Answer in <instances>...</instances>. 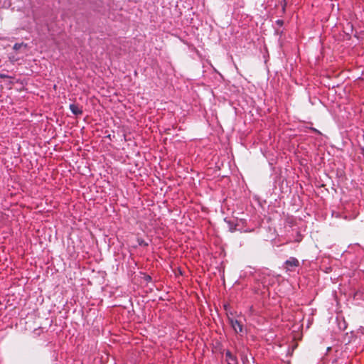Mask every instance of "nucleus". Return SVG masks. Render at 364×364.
<instances>
[{
    "mask_svg": "<svg viewBox=\"0 0 364 364\" xmlns=\"http://www.w3.org/2000/svg\"><path fill=\"white\" fill-rule=\"evenodd\" d=\"M278 347L279 350V352H277V353L278 354V356L281 358V359H282L284 355L288 356L291 353L290 347L286 341H283L282 343H279Z\"/></svg>",
    "mask_w": 364,
    "mask_h": 364,
    "instance_id": "obj_1",
    "label": "nucleus"
},
{
    "mask_svg": "<svg viewBox=\"0 0 364 364\" xmlns=\"http://www.w3.org/2000/svg\"><path fill=\"white\" fill-rule=\"evenodd\" d=\"M230 322L236 333H240L242 331V324L240 321L237 319L230 318Z\"/></svg>",
    "mask_w": 364,
    "mask_h": 364,
    "instance_id": "obj_2",
    "label": "nucleus"
},
{
    "mask_svg": "<svg viewBox=\"0 0 364 364\" xmlns=\"http://www.w3.org/2000/svg\"><path fill=\"white\" fill-rule=\"evenodd\" d=\"M225 361L227 364H237L236 356L233 355L230 350L225 352Z\"/></svg>",
    "mask_w": 364,
    "mask_h": 364,
    "instance_id": "obj_3",
    "label": "nucleus"
},
{
    "mask_svg": "<svg viewBox=\"0 0 364 364\" xmlns=\"http://www.w3.org/2000/svg\"><path fill=\"white\" fill-rule=\"evenodd\" d=\"M285 265L288 270H291V267H295L299 265V261L294 257H291L285 262Z\"/></svg>",
    "mask_w": 364,
    "mask_h": 364,
    "instance_id": "obj_4",
    "label": "nucleus"
},
{
    "mask_svg": "<svg viewBox=\"0 0 364 364\" xmlns=\"http://www.w3.org/2000/svg\"><path fill=\"white\" fill-rule=\"evenodd\" d=\"M70 109L72 113L75 115H81L82 114V107L77 104L70 105Z\"/></svg>",
    "mask_w": 364,
    "mask_h": 364,
    "instance_id": "obj_5",
    "label": "nucleus"
},
{
    "mask_svg": "<svg viewBox=\"0 0 364 364\" xmlns=\"http://www.w3.org/2000/svg\"><path fill=\"white\" fill-rule=\"evenodd\" d=\"M137 241H138V243H139V245L140 246H147V245H148V243H147V242H145L143 239H141V238H139V239L137 240Z\"/></svg>",
    "mask_w": 364,
    "mask_h": 364,
    "instance_id": "obj_6",
    "label": "nucleus"
},
{
    "mask_svg": "<svg viewBox=\"0 0 364 364\" xmlns=\"http://www.w3.org/2000/svg\"><path fill=\"white\" fill-rule=\"evenodd\" d=\"M23 43H15L13 48L14 50H18L23 46Z\"/></svg>",
    "mask_w": 364,
    "mask_h": 364,
    "instance_id": "obj_7",
    "label": "nucleus"
},
{
    "mask_svg": "<svg viewBox=\"0 0 364 364\" xmlns=\"http://www.w3.org/2000/svg\"><path fill=\"white\" fill-rule=\"evenodd\" d=\"M276 23H277V24L278 26H282V24H283V21H282V20H277V21H276Z\"/></svg>",
    "mask_w": 364,
    "mask_h": 364,
    "instance_id": "obj_8",
    "label": "nucleus"
},
{
    "mask_svg": "<svg viewBox=\"0 0 364 364\" xmlns=\"http://www.w3.org/2000/svg\"><path fill=\"white\" fill-rule=\"evenodd\" d=\"M0 77L1 78H7L9 77H8V75H6L5 74H0Z\"/></svg>",
    "mask_w": 364,
    "mask_h": 364,
    "instance_id": "obj_9",
    "label": "nucleus"
},
{
    "mask_svg": "<svg viewBox=\"0 0 364 364\" xmlns=\"http://www.w3.org/2000/svg\"><path fill=\"white\" fill-rule=\"evenodd\" d=\"M362 153L364 155V146L362 148Z\"/></svg>",
    "mask_w": 364,
    "mask_h": 364,
    "instance_id": "obj_10",
    "label": "nucleus"
}]
</instances>
